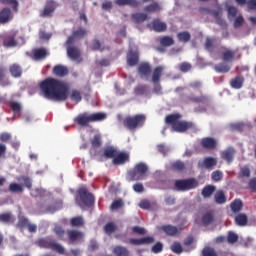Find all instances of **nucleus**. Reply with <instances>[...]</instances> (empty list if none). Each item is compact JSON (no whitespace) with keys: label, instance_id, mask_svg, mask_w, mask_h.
Returning a JSON list of instances; mask_svg holds the SVG:
<instances>
[{"label":"nucleus","instance_id":"obj_41","mask_svg":"<svg viewBox=\"0 0 256 256\" xmlns=\"http://www.w3.org/2000/svg\"><path fill=\"white\" fill-rule=\"evenodd\" d=\"M17 181H24V184L26 185V187L28 189H31V187L33 185L31 178H29L27 176H19V177H17Z\"/></svg>","mask_w":256,"mask_h":256},{"label":"nucleus","instance_id":"obj_59","mask_svg":"<svg viewBox=\"0 0 256 256\" xmlns=\"http://www.w3.org/2000/svg\"><path fill=\"white\" fill-rule=\"evenodd\" d=\"M243 23H244L243 16H237L234 19V27H235V29L241 27V25H243Z\"/></svg>","mask_w":256,"mask_h":256},{"label":"nucleus","instance_id":"obj_40","mask_svg":"<svg viewBox=\"0 0 256 256\" xmlns=\"http://www.w3.org/2000/svg\"><path fill=\"white\" fill-rule=\"evenodd\" d=\"M85 221L83 220V217H75L71 219V225L72 227H81V225H84Z\"/></svg>","mask_w":256,"mask_h":256},{"label":"nucleus","instance_id":"obj_21","mask_svg":"<svg viewBox=\"0 0 256 256\" xmlns=\"http://www.w3.org/2000/svg\"><path fill=\"white\" fill-rule=\"evenodd\" d=\"M165 68L163 66H158L155 68L152 74L153 83H159V79H161V75H163V71Z\"/></svg>","mask_w":256,"mask_h":256},{"label":"nucleus","instance_id":"obj_24","mask_svg":"<svg viewBox=\"0 0 256 256\" xmlns=\"http://www.w3.org/2000/svg\"><path fill=\"white\" fill-rule=\"evenodd\" d=\"M117 153H118L117 148L113 146H109L104 149V155L108 159H113V158L115 159V157H117Z\"/></svg>","mask_w":256,"mask_h":256},{"label":"nucleus","instance_id":"obj_38","mask_svg":"<svg viewBox=\"0 0 256 256\" xmlns=\"http://www.w3.org/2000/svg\"><path fill=\"white\" fill-rule=\"evenodd\" d=\"M160 10H161V6H159V4L157 3H153L145 7V11L147 13H156V11H160Z\"/></svg>","mask_w":256,"mask_h":256},{"label":"nucleus","instance_id":"obj_63","mask_svg":"<svg viewBox=\"0 0 256 256\" xmlns=\"http://www.w3.org/2000/svg\"><path fill=\"white\" fill-rule=\"evenodd\" d=\"M0 221L2 223H10V221H11V214L5 213V214L0 215Z\"/></svg>","mask_w":256,"mask_h":256},{"label":"nucleus","instance_id":"obj_57","mask_svg":"<svg viewBox=\"0 0 256 256\" xmlns=\"http://www.w3.org/2000/svg\"><path fill=\"white\" fill-rule=\"evenodd\" d=\"M151 243H153V237L151 236L140 238V245H149Z\"/></svg>","mask_w":256,"mask_h":256},{"label":"nucleus","instance_id":"obj_37","mask_svg":"<svg viewBox=\"0 0 256 256\" xmlns=\"http://www.w3.org/2000/svg\"><path fill=\"white\" fill-rule=\"evenodd\" d=\"M215 201L219 205H223V203H225V201H227V199L225 198V193H223V191H218L215 194Z\"/></svg>","mask_w":256,"mask_h":256},{"label":"nucleus","instance_id":"obj_19","mask_svg":"<svg viewBox=\"0 0 256 256\" xmlns=\"http://www.w3.org/2000/svg\"><path fill=\"white\" fill-rule=\"evenodd\" d=\"M139 62V54L137 52L129 51L127 54V63L130 67L135 66Z\"/></svg>","mask_w":256,"mask_h":256},{"label":"nucleus","instance_id":"obj_2","mask_svg":"<svg viewBox=\"0 0 256 256\" xmlns=\"http://www.w3.org/2000/svg\"><path fill=\"white\" fill-rule=\"evenodd\" d=\"M87 35V30L80 28L70 36L66 42L67 54L72 61H79V49L73 48L71 45L75 43L76 39H81Z\"/></svg>","mask_w":256,"mask_h":256},{"label":"nucleus","instance_id":"obj_1","mask_svg":"<svg viewBox=\"0 0 256 256\" xmlns=\"http://www.w3.org/2000/svg\"><path fill=\"white\" fill-rule=\"evenodd\" d=\"M41 91L45 99L50 101H65L68 97L74 103H80L83 99L79 90H72L69 94V84L53 78H47L40 84Z\"/></svg>","mask_w":256,"mask_h":256},{"label":"nucleus","instance_id":"obj_20","mask_svg":"<svg viewBox=\"0 0 256 256\" xmlns=\"http://www.w3.org/2000/svg\"><path fill=\"white\" fill-rule=\"evenodd\" d=\"M201 143L204 149H215L217 147V140L213 138H203Z\"/></svg>","mask_w":256,"mask_h":256},{"label":"nucleus","instance_id":"obj_53","mask_svg":"<svg viewBox=\"0 0 256 256\" xmlns=\"http://www.w3.org/2000/svg\"><path fill=\"white\" fill-rule=\"evenodd\" d=\"M121 207H123V200H115V201L112 203L110 209H111L112 211H117V209H121Z\"/></svg>","mask_w":256,"mask_h":256},{"label":"nucleus","instance_id":"obj_32","mask_svg":"<svg viewBox=\"0 0 256 256\" xmlns=\"http://www.w3.org/2000/svg\"><path fill=\"white\" fill-rule=\"evenodd\" d=\"M132 19L134 23H143V21H147V14L145 13L132 14Z\"/></svg>","mask_w":256,"mask_h":256},{"label":"nucleus","instance_id":"obj_52","mask_svg":"<svg viewBox=\"0 0 256 256\" xmlns=\"http://www.w3.org/2000/svg\"><path fill=\"white\" fill-rule=\"evenodd\" d=\"M172 169L175 171H183L185 169V164L181 161H176L172 164Z\"/></svg>","mask_w":256,"mask_h":256},{"label":"nucleus","instance_id":"obj_8","mask_svg":"<svg viewBox=\"0 0 256 256\" xmlns=\"http://www.w3.org/2000/svg\"><path fill=\"white\" fill-rule=\"evenodd\" d=\"M78 194L82 201V205H84L85 207H91V205H93V203H95V196H93V194L89 193V191L86 190V188H80L78 190Z\"/></svg>","mask_w":256,"mask_h":256},{"label":"nucleus","instance_id":"obj_39","mask_svg":"<svg viewBox=\"0 0 256 256\" xmlns=\"http://www.w3.org/2000/svg\"><path fill=\"white\" fill-rule=\"evenodd\" d=\"M160 43L163 45V47H170V45H173L174 41L173 38L165 36L160 38Z\"/></svg>","mask_w":256,"mask_h":256},{"label":"nucleus","instance_id":"obj_9","mask_svg":"<svg viewBox=\"0 0 256 256\" xmlns=\"http://www.w3.org/2000/svg\"><path fill=\"white\" fill-rule=\"evenodd\" d=\"M203 13H209L213 17H215L218 25L220 27H227V23H225V20L221 19V15L223 11L221 10V6L216 5V10H209V8H202Z\"/></svg>","mask_w":256,"mask_h":256},{"label":"nucleus","instance_id":"obj_6","mask_svg":"<svg viewBox=\"0 0 256 256\" xmlns=\"http://www.w3.org/2000/svg\"><path fill=\"white\" fill-rule=\"evenodd\" d=\"M37 245L39 247H44L45 249H53V251H57V253H60L61 255L65 253V248H63V246L60 244H57L51 238L40 239L37 241Z\"/></svg>","mask_w":256,"mask_h":256},{"label":"nucleus","instance_id":"obj_28","mask_svg":"<svg viewBox=\"0 0 256 256\" xmlns=\"http://www.w3.org/2000/svg\"><path fill=\"white\" fill-rule=\"evenodd\" d=\"M213 193H215V186H213V185L205 186L202 190V195H203V197H205V199L211 197V195H213Z\"/></svg>","mask_w":256,"mask_h":256},{"label":"nucleus","instance_id":"obj_50","mask_svg":"<svg viewBox=\"0 0 256 256\" xmlns=\"http://www.w3.org/2000/svg\"><path fill=\"white\" fill-rule=\"evenodd\" d=\"M237 17V8L233 6L228 7V19L231 21V19H235Z\"/></svg>","mask_w":256,"mask_h":256},{"label":"nucleus","instance_id":"obj_36","mask_svg":"<svg viewBox=\"0 0 256 256\" xmlns=\"http://www.w3.org/2000/svg\"><path fill=\"white\" fill-rule=\"evenodd\" d=\"M9 191H11V193H23V185L17 184V183H11L9 185Z\"/></svg>","mask_w":256,"mask_h":256},{"label":"nucleus","instance_id":"obj_55","mask_svg":"<svg viewBox=\"0 0 256 256\" xmlns=\"http://www.w3.org/2000/svg\"><path fill=\"white\" fill-rule=\"evenodd\" d=\"M203 256H217V253H215V250L213 248H204L202 251Z\"/></svg>","mask_w":256,"mask_h":256},{"label":"nucleus","instance_id":"obj_48","mask_svg":"<svg viewBox=\"0 0 256 256\" xmlns=\"http://www.w3.org/2000/svg\"><path fill=\"white\" fill-rule=\"evenodd\" d=\"M0 3H3V5H12L14 11H17V7L19 6L17 0H0Z\"/></svg>","mask_w":256,"mask_h":256},{"label":"nucleus","instance_id":"obj_58","mask_svg":"<svg viewBox=\"0 0 256 256\" xmlns=\"http://www.w3.org/2000/svg\"><path fill=\"white\" fill-rule=\"evenodd\" d=\"M151 243H153V237L151 236L140 238V245H149Z\"/></svg>","mask_w":256,"mask_h":256},{"label":"nucleus","instance_id":"obj_29","mask_svg":"<svg viewBox=\"0 0 256 256\" xmlns=\"http://www.w3.org/2000/svg\"><path fill=\"white\" fill-rule=\"evenodd\" d=\"M214 69L217 73H229V71L231 70V66L225 63H221V64H217L214 67Z\"/></svg>","mask_w":256,"mask_h":256},{"label":"nucleus","instance_id":"obj_46","mask_svg":"<svg viewBox=\"0 0 256 256\" xmlns=\"http://www.w3.org/2000/svg\"><path fill=\"white\" fill-rule=\"evenodd\" d=\"M115 229H117V226L115 225V223H108L104 227V231L108 235H111V233L115 232Z\"/></svg>","mask_w":256,"mask_h":256},{"label":"nucleus","instance_id":"obj_14","mask_svg":"<svg viewBox=\"0 0 256 256\" xmlns=\"http://www.w3.org/2000/svg\"><path fill=\"white\" fill-rule=\"evenodd\" d=\"M55 9H57V4L53 0H48L44 10L41 13L42 17H51Z\"/></svg>","mask_w":256,"mask_h":256},{"label":"nucleus","instance_id":"obj_49","mask_svg":"<svg viewBox=\"0 0 256 256\" xmlns=\"http://www.w3.org/2000/svg\"><path fill=\"white\" fill-rule=\"evenodd\" d=\"M211 178L214 181H221V179H223V172H221V170H216L214 172H212L211 174Z\"/></svg>","mask_w":256,"mask_h":256},{"label":"nucleus","instance_id":"obj_64","mask_svg":"<svg viewBox=\"0 0 256 256\" xmlns=\"http://www.w3.org/2000/svg\"><path fill=\"white\" fill-rule=\"evenodd\" d=\"M29 224L30 223H29V220L27 218L21 217L19 219V223H18L19 227H29Z\"/></svg>","mask_w":256,"mask_h":256},{"label":"nucleus","instance_id":"obj_56","mask_svg":"<svg viewBox=\"0 0 256 256\" xmlns=\"http://www.w3.org/2000/svg\"><path fill=\"white\" fill-rule=\"evenodd\" d=\"M92 147L95 149L97 147H101V135L94 136L92 140Z\"/></svg>","mask_w":256,"mask_h":256},{"label":"nucleus","instance_id":"obj_11","mask_svg":"<svg viewBox=\"0 0 256 256\" xmlns=\"http://www.w3.org/2000/svg\"><path fill=\"white\" fill-rule=\"evenodd\" d=\"M70 243H81L85 238V234L83 232H79L77 230H69L67 232Z\"/></svg>","mask_w":256,"mask_h":256},{"label":"nucleus","instance_id":"obj_7","mask_svg":"<svg viewBox=\"0 0 256 256\" xmlns=\"http://www.w3.org/2000/svg\"><path fill=\"white\" fill-rule=\"evenodd\" d=\"M143 123H145V116L142 114L136 116H129L124 120V125L128 129H137V127H143Z\"/></svg>","mask_w":256,"mask_h":256},{"label":"nucleus","instance_id":"obj_60","mask_svg":"<svg viewBox=\"0 0 256 256\" xmlns=\"http://www.w3.org/2000/svg\"><path fill=\"white\" fill-rule=\"evenodd\" d=\"M4 47H17V42L13 38L4 40Z\"/></svg>","mask_w":256,"mask_h":256},{"label":"nucleus","instance_id":"obj_44","mask_svg":"<svg viewBox=\"0 0 256 256\" xmlns=\"http://www.w3.org/2000/svg\"><path fill=\"white\" fill-rule=\"evenodd\" d=\"M178 39L179 41H182L183 43H187L189 39H191V34L189 32H180L178 33Z\"/></svg>","mask_w":256,"mask_h":256},{"label":"nucleus","instance_id":"obj_15","mask_svg":"<svg viewBox=\"0 0 256 256\" xmlns=\"http://www.w3.org/2000/svg\"><path fill=\"white\" fill-rule=\"evenodd\" d=\"M47 55H49V52L44 48L34 49L32 51V59H34V61H43Z\"/></svg>","mask_w":256,"mask_h":256},{"label":"nucleus","instance_id":"obj_3","mask_svg":"<svg viewBox=\"0 0 256 256\" xmlns=\"http://www.w3.org/2000/svg\"><path fill=\"white\" fill-rule=\"evenodd\" d=\"M180 119L181 115L172 114L167 116L165 121L168 125H172V131H176L177 133H184V131L193 127L192 123L181 121Z\"/></svg>","mask_w":256,"mask_h":256},{"label":"nucleus","instance_id":"obj_43","mask_svg":"<svg viewBox=\"0 0 256 256\" xmlns=\"http://www.w3.org/2000/svg\"><path fill=\"white\" fill-rule=\"evenodd\" d=\"M223 59L224 61H233V59H235V52L231 50H226L223 53Z\"/></svg>","mask_w":256,"mask_h":256},{"label":"nucleus","instance_id":"obj_45","mask_svg":"<svg viewBox=\"0 0 256 256\" xmlns=\"http://www.w3.org/2000/svg\"><path fill=\"white\" fill-rule=\"evenodd\" d=\"M171 251H173V253H176L177 255H181V253H183V247H181V244H179L178 242H175L171 246Z\"/></svg>","mask_w":256,"mask_h":256},{"label":"nucleus","instance_id":"obj_26","mask_svg":"<svg viewBox=\"0 0 256 256\" xmlns=\"http://www.w3.org/2000/svg\"><path fill=\"white\" fill-rule=\"evenodd\" d=\"M159 229L161 231H164V233H166L167 235H177V227L175 226H171V225H168V226H161L159 227Z\"/></svg>","mask_w":256,"mask_h":256},{"label":"nucleus","instance_id":"obj_54","mask_svg":"<svg viewBox=\"0 0 256 256\" xmlns=\"http://www.w3.org/2000/svg\"><path fill=\"white\" fill-rule=\"evenodd\" d=\"M61 207H63V203L62 202H58L55 206L48 207L46 209V212L47 213H55V211H59V209H61Z\"/></svg>","mask_w":256,"mask_h":256},{"label":"nucleus","instance_id":"obj_34","mask_svg":"<svg viewBox=\"0 0 256 256\" xmlns=\"http://www.w3.org/2000/svg\"><path fill=\"white\" fill-rule=\"evenodd\" d=\"M235 222L238 224L240 227H245L247 225V215L245 214H240L235 217Z\"/></svg>","mask_w":256,"mask_h":256},{"label":"nucleus","instance_id":"obj_23","mask_svg":"<svg viewBox=\"0 0 256 256\" xmlns=\"http://www.w3.org/2000/svg\"><path fill=\"white\" fill-rule=\"evenodd\" d=\"M53 73L55 75H57L58 77H65V75H67V73H69V70L67 69V67H65L63 65H57L54 67Z\"/></svg>","mask_w":256,"mask_h":256},{"label":"nucleus","instance_id":"obj_25","mask_svg":"<svg viewBox=\"0 0 256 256\" xmlns=\"http://www.w3.org/2000/svg\"><path fill=\"white\" fill-rule=\"evenodd\" d=\"M89 115H90L91 123H93L95 121H103V120L107 119V114H105L103 112L92 113Z\"/></svg>","mask_w":256,"mask_h":256},{"label":"nucleus","instance_id":"obj_30","mask_svg":"<svg viewBox=\"0 0 256 256\" xmlns=\"http://www.w3.org/2000/svg\"><path fill=\"white\" fill-rule=\"evenodd\" d=\"M115 3L116 5H129L130 7H137V5H139V2H137V0H116Z\"/></svg>","mask_w":256,"mask_h":256},{"label":"nucleus","instance_id":"obj_27","mask_svg":"<svg viewBox=\"0 0 256 256\" xmlns=\"http://www.w3.org/2000/svg\"><path fill=\"white\" fill-rule=\"evenodd\" d=\"M113 253L116 256H129V251L127 250V248L123 247V246H116L113 249Z\"/></svg>","mask_w":256,"mask_h":256},{"label":"nucleus","instance_id":"obj_35","mask_svg":"<svg viewBox=\"0 0 256 256\" xmlns=\"http://www.w3.org/2000/svg\"><path fill=\"white\" fill-rule=\"evenodd\" d=\"M10 73L12 75V77H21V67L17 64H13L11 67H10Z\"/></svg>","mask_w":256,"mask_h":256},{"label":"nucleus","instance_id":"obj_22","mask_svg":"<svg viewBox=\"0 0 256 256\" xmlns=\"http://www.w3.org/2000/svg\"><path fill=\"white\" fill-rule=\"evenodd\" d=\"M138 71L141 77H147V75L151 73V66L149 65V63H142L139 65Z\"/></svg>","mask_w":256,"mask_h":256},{"label":"nucleus","instance_id":"obj_18","mask_svg":"<svg viewBox=\"0 0 256 256\" xmlns=\"http://www.w3.org/2000/svg\"><path fill=\"white\" fill-rule=\"evenodd\" d=\"M11 19H13V14L11 13V9L4 8L0 12V23H2V24L9 23V21H11Z\"/></svg>","mask_w":256,"mask_h":256},{"label":"nucleus","instance_id":"obj_61","mask_svg":"<svg viewBox=\"0 0 256 256\" xmlns=\"http://www.w3.org/2000/svg\"><path fill=\"white\" fill-rule=\"evenodd\" d=\"M241 177H249L251 175V170H249V167L244 166L240 170Z\"/></svg>","mask_w":256,"mask_h":256},{"label":"nucleus","instance_id":"obj_5","mask_svg":"<svg viewBox=\"0 0 256 256\" xmlns=\"http://www.w3.org/2000/svg\"><path fill=\"white\" fill-rule=\"evenodd\" d=\"M196 187H199V182L194 178L177 180L175 182L176 191H191V189H196Z\"/></svg>","mask_w":256,"mask_h":256},{"label":"nucleus","instance_id":"obj_4","mask_svg":"<svg viewBox=\"0 0 256 256\" xmlns=\"http://www.w3.org/2000/svg\"><path fill=\"white\" fill-rule=\"evenodd\" d=\"M147 164L138 163L134 170L128 172L129 181H141L145 178V173H147Z\"/></svg>","mask_w":256,"mask_h":256},{"label":"nucleus","instance_id":"obj_10","mask_svg":"<svg viewBox=\"0 0 256 256\" xmlns=\"http://www.w3.org/2000/svg\"><path fill=\"white\" fill-rule=\"evenodd\" d=\"M74 123H77L80 127H87L91 123V116L89 113L79 114L74 118Z\"/></svg>","mask_w":256,"mask_h":256},{"label":"nucleus","instance_id":"obj_51","mask_svg":"<svg viewBox=\"0 0 256 256\" xmlns=\"http://www.w3.org/2000/svg\"><path fill=\"white\" fill-rule=\"evenodd\" d=\"M213 221V215L211 213H207L202 217V223L204 225H210Z\"/></svg>","mask_w":256,"mask_h":256},{"label":"nucleus","instance_id":"obj_12","mask_svg":"<svg viewBox=\"0 0 256 256\" xmlns=\"http://www.w3.org/2000/svg\"><path fill=\"white\" fill-rule=\"evenodd\" d=\"M147 27L148 29H151L152 31H157L158 33L167 30V24L165 22H161L160 20L152 21L147 25Z\"/></svg>","mask_w":256,"mask_h":256},{"label":"nucleus","instance_id":"obj_47","mask_svg":"<svg viewBox=\"0 0 256 256\" xmlns=\"http://www.w3.org/2000/svg\"><path fill=\"white\" fill-rule=\"evenodd\" d=\"M238 240H239V236L235 232L228 233V237H227L228 243H231V244L237 243Z\"/></svg>","mask_w":256,"mask_h":256},{"label":"nucleus","instance_id":"obj_17","mask_svg":"<svg viewBox=\"0 0 256 256\" xmlns=\"http://www.w3.org/2000/svg\"><path fill=\"white\" fill-rule=\"evenodd\" d=\"M221 157L227 161V163H233V159L235 158V149L230 147L224 150L221 152Z\"/></svg>","mask_w":256,"mask_h":256},{"label":"nucleus","instance_id":"obj_16","mask_svg":"<svg viewBox=\"0 0 256 256\" xmlns=\"http://www.w3.org/2000/svg\"><path fill=\"white\" fill-rule=\"evenodd\" d=\"M129 161V154L125 152H117L116 156L113 159L114 165H123Z\"/></svg>","mask_w":256,"mask_h":256},{"label":"nucleus","instance_id":"obj_13","mask_svg":"<svg viewBox=\"0 0 256 256\" xmlns=\"http://www.w3.org/2000/svg\"><path fill=\"white\" fill-rule=\"evenodd\" d=\"M217 165V158H213V157H207L205 158L203 161H199L198 162V167L203 168L204 169H213V167H215Z\"/></svg>","mask_w":256,"mask_h":256},{"label":"nucleus","instance_id":"obj_33","mask_svg":"<svg viewBox=\"0 0 256 256\" xmlns=\"http://www.w3.org/2000/svg\"><path fill=\"white\" fill-rule=\"evenodd\" d=\"M232 89H241L243 87V78L236 77L230 82Z\"/></svg>","mask_w":256,"mask_h":256},{"label":"nucleus","instance_id":"obj_31","mask_svg":"<svg viewBox=\"0 0 256 256\" xmlns=\"http://www.w3.org/2000/svg\"><path fill=\"white\" fill-rule=\"evenodd\" d=\"M241 209H243V202H241V200L236 199L231 203V210L233 213H239Z\"/></svg>","mask_w":256,"mask_h":256},{"label":"nucleus","instance_id":"obj_62","mask_svg":"<svg viewBox=\"0 0 256 256\" xmlns=\"http://www.w3.org/2000/svg\"><path fill=\"white\" fill-rule=\"evenodd\" d=\"M10 107L14 113H19L21 111V105L19 102H12Z\"/></svg>","mask_w":256,"mask_h":256},{"label":"nucleus","instance_id":"obj_42","mask_svg":"<svg viewBox=\"0 0 256 256\" xmlns=\"http://www.w3.org/2000/svg\"><path fill=\"white\" fill-rule=\"evenodd\" d=\"M0 85L1 87H7L8 85H11V82L7 79V76H5V72L0 71Z\"/></svg>","mask_w":256,"mask_h":256}]
</instances>
